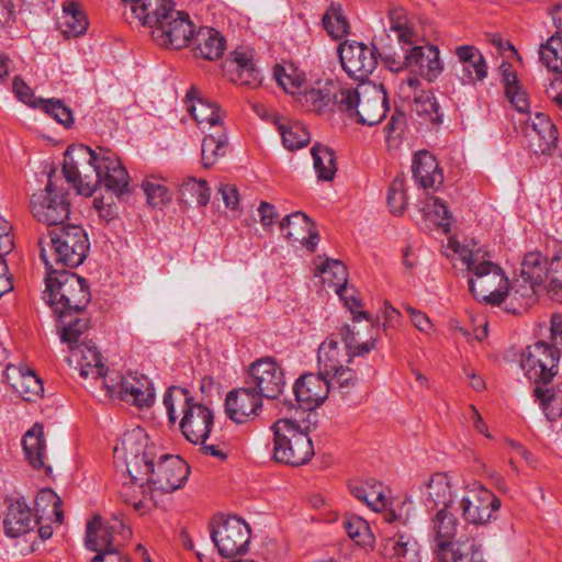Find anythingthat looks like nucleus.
Instances as JSON below:
<instances>
[{"label": "nucleus", "mask_w": 562, "mask_h": 562, "mask_svg": "<svg viewBox=\"0 0 562 562\" xmlns=\"http://www.w3.org/2000/svg\"><path fill=\"white\" fill-rule=\"evenodd\" d=\"M88 250V240L82 228L78 226H52L48 239L43 247V257L47 265L59 262L78 266Z\"/></svg>", "instance_id": "1"}, {"label": "nucleus", "mask_w": 562, "mask_h": 562, "mask_svg": "<svg viewBox=\"0 0 562 562\" xmlns=\"http://www.w3.org/2000/svg\"><path fill=\"white\" fill-rule=\"evenodd\" d=\"M45 299L55 312L80 310L88 302L89 292L83 279L68 270H53L46 279Z\"/></svg>", "instance_id": "2"}, {"label": "nucleus", "mask_w": 562, "mask_h": 562, "mask_svg": "<svg viewBox=\"0 0 562 562\" xmlns=\"http://www.w3.org/2000/svg\"><path fill=\"white\" fill-rule=\"evenodd\" d=\"M344 103L358 117L359 123L368 126L381 122L387 111L385 93L381 88L369 83H361L349 90Z\"/></svg>", "instance_id": "3"}, {"label": "nucleus", "mask_w": 562, "mask_h": 562, "mask_svg": "<svg viewBox=\"0 0 562 562\" xmlns=\"http://www.w3.org/2000/svg\"><path fill=\"white\" fill-rule=\"evenodd\" d=\"M276 456L294 465L304 464L314 454L307 434L290 420H281L276 427Z\"/></svg>", "instance_id": "4"}, {"label": "nucleus", "mask_w": 562, "mask_h": 562, "mask_svg": "<svg viewBox=\"0 0 562 562\" xmlns=\"http://www.w3.org/2000/svg\"><path fill=\"white\" fill-rule=\"evenodd\" d=\"M471 290L491 303L502 301L508 291V281L497 266L481 262L471 280Z\"/></svg>", "instance_id": "5"}, {"label": "nucleus", "mask_w": 562, "mask_h": 562, "mask_svg": "<svg viewBox=\"0 0 562 562\" xmlns=\"http://www.w3.org/2000/svg\"><path fill=\"white\" fill-rule=\"evenodd\" d=\"M130 12L135 23L157 27L176 10L173 0H131Z\"/></svg>", "instance_id": "6"}, {"label": "nucleus", "mask_w": 562, "mask_h": 562, "mask_svg": "<svg viewBox=\"0 0 562 562\" xmlns=\"http://www.w3.org/2000/svg\"><path fill=\"white\" fill-rule=\"evenodd\" d=\"M329 393V384L317 374H305L295 384V396L301 407L313 411L324 403Z\"/></svg>", "instance_id": "7"}, {"label": "nucleus", "mask_w": 562, "mask_h": 562, "mask_svg": "<svg viewBox=\"0 0 562 562\" xmlns=\"http://www.w3.org/2000/svg\"><path fill=\"white\" fill-rule=\"evenodd\" d=\"M249 374L260 394L273 395L280 391L283 373L272 359L257 360L250 366Z\"/></svg>", "instance_id": "8"}, {"label": "nucleus", "mask_w": 562, "mask_h": 562, "mask_svg": "<svg viewBox=\"0 0 562 562\" xmlns=\"http://www.w3.org/2000/svg\"><path fill=\"white\" fill-rule=\"evenodd\" d=\"M212 414L203 406L190 408L181 423L183 435L194 445H204L211 432Z\"/></svg>", "instance_id": "9"}, {"label": "nucleus", "mask_w": 562, "mask_h": 562, "mask_svg": "<svg viewBox=\"0 0 562 562\" xmlns=\"http://www.w3.org/2000/svg\"><path fill=\"white\" fill-rule=\"evenodd\" d=\"M247 537V527L240 521L226 522L213 533L216 546L225 557L239 553L248 541Z\"/></svg>", "instance_id": "10"}, {"label": "nucleus", "mask_w": 562, "mask_h": 562, "mask_svg": "<svg viewBox=\"0 0 562 562\" xmlns=\"http://www.w3.org/2000/svg\"><path fill=\"white\" fill-rule=\"evenodd\" d=\"M156 29L162 32L170 44L179 47L191 42L195 35L194 25L189 15L178 9Z\"/></svg>", "instance_id": "11"}, {"label": "nucleus", "mask_w": 562, "mask_h": 562, "mask_svg": "<svg viewBox=\"0 0 562 562\" xmlns=\"http://www.w3.org/2000/svg\"><path fill=\"white\" fill-rule=\"evenodd\" d=\"M33 517L30 510L20 506L13 507L7 514L4 520L5 532L9 537L19 539L23 547H33L36 543L35 536L32 535Z\"/></svg>", "instance_id": "12"}, {"label": "nucleus", "mask_w": 562, "mask_h": 562, "mask_svg": "<svg viewBox=\"0 0 562 562\" xmlns=\"http://www.w3.org/2000/svg\"><path fill=\"white\" fill-rule=\"evenodd\" d=\"M414 176L424 188H430L441 181V172L432 154L427 150L418 151L413 160Z\"/></svg>", "instance_id": "13"}, {"label": "nucleus", "mask_w": 562, "mask_h": 562, "mask_svg": "<svg viewBox=\"0 0 562 562\" xmlns=\"http://www.w3.org/2000/svg\"><path fill=\"white\" fill-rule=\"evenodd\" d=\"M121 394L131 395L139 408L149 407L154 401V392L145 379L126 378L121 382Z\"/></svg>", "instance_id": "14"}, {"label": "nucleus", "mask_w": 562, "mask_h": 562, "mask_svg": "<svg viewBox=\"0 0 562 562\" xmlns=\"http://www.w3.org/2000/svg\"><path fill=\"white\" fill-rule=\"evenodd\" d=\"M339 52L341 64L348 71H355L364 67L369 64L372 56L368 47L358 43H344Z\"/></svg>", "instance_id": "15"}, {"label": "nucleus", "mask_w": 562, "mask_h": 562, "mask_svg": "<svg viewBox=\"0 0 562 562\" xmlns=\"http://www.w3.org/2000/svg\"><path fill=\"white\" fill-rule=\"evenodd\" d=\"M226 403L232 417L235 418L249 416L256 413L259 406L258 396L247 391L232 392Z\"/></svg>", "instance_id": "16"}, {"label": "nucleus", "mask_w": 562, "mask_h": 562, "mask_svg": "<svg viewBox=\"0 0 562 562\" xmlns=\"http://www.w3.org/2000/svg\"><path fill=\"white\" fill-rule=\"evenodd\" d=\"M58 21L63 31L74 36L81 34L87 25L85 16L78 11L75 4L65 8Z\"/></svg>", "instance_id": "17"}, {"label": "nucleus", "mask_w": 562, "mask_h": 562, "mask_svg": "<svg viewBox=\"0 0 562 562\" xmlns=\"http://www.w3.org/2000/svg\"><path fill=\"white\" fill-rule=\"evenodd\" d=\"M322 281L329 288H333L340 293L346 284L347 279L345 276V268L339 261H327L321 269Z\"/></svg>", "instance_id": "18"}, {"label": "nucleus", "mask_w": 562, "mask_h": 562, "mask_svg": "<svg viewBox=\"0 0 562 562\" xmlns=\"http://www.w3.org/2000/svg\"><path fill=\"white\" fill-rule=\"evenodd\" d=\"M274 76L282 89L291 94H295L303 83V78L300 71L292 66H277L274 69Z\"/></svg>", "instance_id": "19"}, {"label": "nucleus", "mask_w": 562, "mask_h": 562, "mask_svg": "<svg viewBox=\"0 0 562 562\" xmlns=\"http://www.w3.org/2000/svg\"><path fill=\"white\" fill-rule=\"evenodd\" d=\"M104 180L106 186L116 192H124L128 184L126 170L117 161H110L106 165Z\"/></svg>", "instance_id": "20"}, {"label": "nucleus", "mask_w": 562, "mask_h": 562, "mask_svg": "<svg viewBox=\"0 0 562 562\" xmlns=\"http://www.w3.org/2000/svg\"><path fill=\"white\" fill-rule=\"evenodd\" d=\"M200 46L207 59L220 58L224 52L223 37L215 30H209L203 34Z\"/></svg>", "instance_id": "21"}, {"label": "nucleus", "mask_w": 562, "mask_h": 562, "mask_svg": "<svg viewBox=\"0 0 562 562\" xmlns=\"http://www.w3.org/2000/svg\"><path fill=\"white\" fill-rule=\"evenodd\" d=\"M66 318L61 325V339L67 344H77L81 336L82 329L79 326V319L74 317L72 310H67L61 315Z\"/></svg>", "instance_id": "22"}, {"label": "nucleus", "mask_w": 562, "mask_h": 562, "mask_svg": "<svg viewBox=\"0 0 562 562\" xmlns=\"http://www.w3.org/2000/svg\"><path fill=\"white\" fill-rule=\"evenodd\" d=\"M324 24L327 31L336 38H341L347 34L348 24L337 11L328 12L324 16Z\"/></svg>", "instance_id": "23"}, {"label": "nucleus", "mask_w": 562, "mask_h": 562, "mask_svg": "<svg viewBox=\"0 0 562 562\" xmlns=\"http://www.w3.org/2000/svg\"><path fill=\"white\" fill-rule=\"evenodd\" d=\"M313 155L315 157V166L319 170L321 176L326 180L331 179L336 171L331 154L317 148L313 151Z\"/></svg>", "instance_id": "24"}, {"label": "nucleus", "mask_w": 562, "mask_h": 562, "mask_svg": "<svg viewBox=\"0 0 562 562\" xmlns=\"http://www.w3.org/2000/svg\"><path fill=\"white\" fill-rule=\"evenodd\" d=\"M560 38L551 37L547 45L541 49V58L547 64V66L553 70H559L560 68Z\"/></svg>", "instance_id": "25"}, {"label": "nucleus", "mask_w": 562, "mask_h": 562, "mask_svg": "<svg viewBox=\"0 0 562 562\" xmlns=\"http://www.w3.org/2000/svg\"><path fill=\"white\" fill-rule=\"evenodd\" d=\"M290 236H304L311 233L310 220L301 214L295 213L286 220Z\"/></svg>", "instance_id": "26"}, {"label": "nucleus", "mask_w": 562, "mask_h": 562, "mask_svg": "<svg viewBox=\"0 0 562 562\" xmlns=\"http://www.w3.org/2000/svg\"><path fill=\"white\" fill-rule=\"evenodd\" d=\"M191 113L194 119L201 123L215 124L217 122V115L212 106L202 100H196V102L192 104Z\"/></svg>", "instance_id": "27"}, {"label": "nucleus", "mask_w": 562, "mask_h": 562, "mask_svg": "<svg viewBox=\"0 0 562 562\" xmlns=\"http://www.w3.org/2000/svg\"><path fill=\"white\" fill-rule=\"evenodd\" d=\"M438 558L441 562H476L472 558L463 559L462 554L446 541L438 546Z\"/></svg>", "instance_id": "28"}, {"label": "nucleus", "mask_w": 562, "mask_h": 562, "mask_svg": "<svg viewBox=\"0 0 562 562\" xmlns=\"http://www.w3.org/2000/svg\"><path fill=\"white\" fill-rule=\"evenodd\" d=\"M42 435L43 431L41 427H34L26 432L23 443L29 454H36L40 458Z\"/></svg>", "instance_id": "29"}, {"label": "nucleus", "mask_w": 562, "mask_h": 562, "mask_svg": "<svg viewBox=\"0 0 562 562\" xmlns=\"http://www.w3.org/2000/svg\"><path fill=\"white\" fill-rule=\"evenodd\" d=\"M40 104L47 113H52L58 122L67 123L71 121L70 112L59 102H55L52 100H40Z\"/></svg>", "instance_id": "30"}, {"label": "nucleus", "mask_w": 562, "mask_h": 562, "mask_svg": "<svg viewBox=\"0 0 562 562\" xmlns=\"http://www.w3.org/2000/svg\"><path fill=\"white\" fill-rule=\"evenodd\" d=\"M282 135L290 149H299L308 142L307 135L297 128L283 130Z\"/></svg>", "instance_id": "31"}, {"label": "nucleus", "mask_w": 562, "mask_h": 562, "mask_svg": "<svg viewBox=\"0 0 562 562\" xmlns=\"http://www.w3.org/2000/svg\"><path fill=\"white\" fill-rule=\"evenodd\" d=\"M106 371L100 359L95 358L93 362L86 364V368L81 371V375L87 379L90 384L95 383L100 378L105 376Z\"/></svg>", "instance_id": "32"}, {"label": "nucleus", "mask_w": 562, "mask_h": 562, "mask_svg": "<svg viewBox=\"0 0 562 562\" xmlns=\"http://www.w3.org/2000/svg\"><path fill=\"white\" fill-rule=\"evenodd\" d=\"M213 457L222 460H227L232 456L231 446L224 440L223 436L217 438L216 443H210L206 446Z\"/></svg>", "instance_id": "33"}, {"label": "nucleus", "mask_w": 562, "mask_h": 562, "mask_svg": "<svg viewBox=\"0 0 562 562\" xmlns=\"http://www.w3.org/2000/svg\"><path fill=\"white\" fill-rule=\"evenodd\" d=\"M13 89L18 95V98L24 102V103H30V104H35L34 102H32V90L31 88L27 86V83L25 82L24 79H21V78H16L14 80V85H13Z\"/></svg>", "instance_id": "34"}, {"label": "nucleus", "mask_w": 562, "mask_h": 562, "mask_svg": "<svg viewBox=\"0 0 562 562\" xmlns=\"http://www.w3.org/2000/svg\"><path fill=\"white\" fill-rule=\"evenodd\" d=\"M221 193L223 195V205L225 207L235 209L238 204V193L237 189L233 186H226L221 190Z\"/></svg>", "instance_id": "35"}, {"label": "nucleus", "mask_w": 562, "mask_h": 562, "mask_svg": "<svg viewBox=\"0 0 562 562\" xmlns=\"http://www.w3.org/2000/svg\"><path fill=\"white\" fill-rule=\"evenodd\" d=\"M65 156L67 158H69V161L65 162V165H64V169L65 170H67L68 167L70 169L74 168V166H72V156H85V157L88 158L89 162H92L94 160V154L89 148H85V149H78V148L68 149L66 151Z\"/></svg>", "instance_id": "36"}, {"label": "nucleus", "mask_w": 562, "mask_h": 562, "mask_svg": "<svg viewBox=\"0 0 562 562\" xmlns=\"http://www.w3.org/2000/svg\"><path fill=\"white\" fill-rule=\"evenodd\" d=\"M70 204V200L68 201H60L58 205H49L48 209L50 210V220L55 223L58 220H63L68 214V206Z\"/></svg>", "instance_id": "37"}, {"label": "nucleus", "mask_w": 562, "mask_h": 562, "mask_svg": "<svg viewBox=\"0 0 562 562\" xmlns=\"http://www.w3.org/2000/svg\"><path fill=\"white\" fill-rule=\"evenodd\" d=\"M102 528V525H101V521L99 518H94L90 524H89V541L90 543L94 547L95 550L97 549V539L93 537V535L100 530Z\"/></svg>", "instance_id": "38"}, {"label": "nucleus", "mask_w": 562, "mask_h": 562, "mask_svg": "<svg viewBox=\"0 0 562 562\" xmlns=\"http://www.w3.org/2000/svg\"><path fill=\"white\" fill-rule=\"evenodd\" d=\"M234 61L240 68H250V66H251V58L245 53L235 52L234 53Z\"/></svg>", "instance_id": "39"}, {"label": "nucleus", "mask_w": 562, "mask_h": 562, "mask_svg": "<svg viewBox=\"0 0 562 562\" xmlns=\"http://www.w3.org/2000/svg\"><path fill=\"white\" fill-rule=\"evenodd\" d=\"M92 562H122L117 554L112 551H104L98 554Z\"/></svg>", "instance_id": "40"}, {"label": "nucleus", "mask_w": 562, "mask_h": 562, "mask_svg": "<svg viewBox=\"0 0 562 562\" xmlns=\"http://www.w3.org/2000/svg\"><path fill=\"white\" fill-rule=\"evenodd\" d=\"M170 465L179 470L180 480H184L187 476V468L184 463L179 459H170Z\"/></svg>", "instance_id": "41"}, {"label": "nucleus", "mask_w": 562, "mask_h": 562, "mask_svg": "<svg viewBox=\"0 0 562 562\" xmlns=\"http://www.w3.org/2000/svg\"><path fill=\"white\" fill-rule=\"evenodd\" d=\"M12 290V283L10 282L9 278L2 276L0 277V296H2L4 293H8Z\"/></svg>", "instance_id": "42"}, {"label": "nucleus", "mask_w": 562, "mask_h": 562, "mask_svg": "<svg viewBox=\"0 0 562 562\" xmlns=\"http://www.w3.org/2000/svg\"><path fill=\"white\" fill-rule=\"evenodd\" d=\"M261 218H262V222L268 224L270 222V220L272 218V213H271V210H270V206L266 203H262L261 205Z\"/></svg>", "instance_id": "43"}, {"label": "nucleus", "mask_w": 562, "mask_h": 562, "mask_svg": "<svg viewBox=\"0 0 562 562\" xmlns=\"http://www.w3.org/2000/svg\"><path fill=\"white\" fill-rule=\"evenodd\" d=\"M459 58L463 61H470L473 57V53L469 47H462L458 52Z\"/></svg>", "instance_id": "44"}, {"label": "nucleus", "mask_w": 562, "mask_h": 562, "mask_svg": "<svg viewBox=\"0 0 562 562\" xmlns=\"http://www.w3.org/2000/svg\"><path fill=\"white\" fill-rule=\"evenodd\" d=\"M396 32L406 41L409 42L411 32L408 30H404L403 27H395Z\"/></svg>", "instance_id": "45"}, {"label": "nucleus", "mask_w": 562, "mask_h": 562, "mask_svg": "<svg viewBox=\"0 0 562 562\" xmlns=\"http://www.w3.org/2000/svg\"><path fill=\"white\" fill-rule=\"evenodd\" d=\"M427 54L434 58V63L435 64H438L439 58H438V50L437 49H435L432 47H429L427 49Z\"/></svg>", "instance_id": "46"}, {"label": "nucleus", "mask_w": 562, "mask_h": 562, "mask_svg": "<svg viewBox=\"0 0 562 562\" xmlns=\"http://www.w3.org/2000/svg\"><path fill=\"white\" fill-rule=\"evenodd\" d=\"M40 535L43 539H48L52 537L53 535V531L52 530H46L44 527H41L40 528Z\"/></svg>", "instance_id": "47"}, {"label": "nucleus", "mask_w": 562, "mask_h": 562, "mask_svg": "<svg viewBox=\"0 0 562 562\" xmlns=\"http://www.w3.org/2000/svg\"><path fill=\"white\" fill-rule=\"evenodd\" d=\"M169 413H170V418L171 419H176V411H175V407H173V404L172 402L170 401V407H169Z\"/></svg>", "instance_id": "48"}, {"label": "nucleus", "mask_w": 562, "mask_h": 562, "mask_svg": "<svg viewBox=\"0 0 562 562\" xmlns=\"http://www.w3.org/2000/svg\"><path fill=\"white\" fill-rule=\"evenodd\" d=\"M7 75V68L2 60H0V77Z\"/></svg>", "instance_id": "49"}, {"label": "nucleus", "mask_w": 562, "mask_h": 562, "mask_svg": "<svg viewBox=\"0 0 562 562\" xmlns=\"http://www.w3.org/2000/svg\"><path fill=\"white\" fill-rule=\"evenodd\" d=\"M515 90H516V88H515V86H514V85H513V86H510V87L508 88V90H507V94H508L512 99H513V94H514Z\"/></svg>", "instance_id": "50"}, {"label": "nucleus", "mask_w": 562, "mask_h": 562, "mask_svg": "<svg viewBox=\"0 0 562 562\" xmlns=\"http://www.w3.org/2000/svg\"><path fill=\"white\" fill-rule=\"evenodd\" d=\"M75 188V184L72 182H69L67 188H65V191L67 194H69L70 191H72Z\"/></svg>", "instance_id": "51"}, {"label": "nucleus", "mask_w": 562, "mask_h": 562, "mask_svg": "<svg viewBox=\"0 0 562 562\" xmlns=\"http://www.w3.org/2000/svg\"><path fill=\"white\" fill-rule=\"evenodd\" d=\"M492 507H493L494 509H498V508L501 507V502H499L498 499H494V501L492 502Z\"/></svg>", "instance_id": "52"}, {"label": "nucleus", "mask_w": 562, "mask_h": 562, "mask_svg": "<svg viewBox=\"0 0 562 562\" xmlns=\"http://www.w3.org/2000/svg\"><path fill=\"white\" fill-rule=\"evenodd\" d=\"M437 517H438L439 520H443L445 519V513L443 512L438 513Z\"/></svg>", "instance_id": "53"}, {"label": "nucleus", "mask_w": 562, "mask_h": 562, "mask_svg": "<svg viewBox=\"0 0 562 562\" xmlns=\"http://www.w3.org/2000/svg\"><path fill=\"white\" fill-rule=\"evenodd\" d=\"M154 184H147L146 191H149V189H154ZM148 199L150 198L149 192H147Z\"/></svg>", "instance_id": "54"}, {"label": "nucleus", "mask_w": 562, "mask_h": 562, "mask_svg": "<svg viewBox=\"0 0 562 562\" xmlns=\"http://www.w3.org/2000/svg\"><path fill=\"white\" fill-rule=\"evenodd\" d=\"M90 192H91V189H90V188H87V189H85L83 191H81L80 193L86 194V195H89V194H90Z\"/></svg>", "instance_id": "55"}, {"label": "nucleus", "mask_w": 562, "mask_h": 562, "mask_svg": "<svg viewBox=\"0 0 562 562\" xmlns=\"http://www.w3.org/2000/svg\"><path fill=\"white\" fill-rule=\"evenodd\" d=\"M59 196L58 195H55V199L52 200L53 204L52 205H58L60 202H57V199Z\"/></svg>", "instance_id": "56"}, {"label": "nucleus", "mask_w": 562, "mask_h": 562, "mask_svg": "<svg viewBox=\"0 0 562 562\" xmlns=\"http://www.w3.org/2000/svg\"><path fill=\"white\" fill-rule=\"evenodd\" d=\"M56 517H57V519L61 522V520H63V514H61V513H57V514H56Z\"/></svg>", "instance_id": "57"}, {"label": "nucleus", "mask_w": 562, "mask_h": 562, "mask_svg": "<svg viewBox=\"0 0 562 562\" xmlns=\"http://www.w3.org/2000/svg\"><path fill=\"white\" fill-rule=\"evenodd\" d=\"M414 55L422 56V54H420V49H419V48H415V49H414Z\"/></svg>", "instance_id": "58"}, {"label": "nucleus", "mask_w": 562, "mask_h": 562, "mask_svg": "<svg viewBox=\"0 0 562 562\" xmlns=\"http://www.w3.org/2000/svg\"><path fill=\"white\" fill-rule=\"evenodd\" d=\"M201 201H202L203 203H206L207 198H206V196H204L203 194H201Z\"/></svg>", "instance_id": "59"}, {"label": "nucleus", "mask_w": 562, "mask_h": 562, "mask_svg": "<svg viewBox=\"0 0 562 562\" xmlns=\"http://www.w3.org/2000/svg\"><path fill=\"white\" fill-rule=\"evenodd\" d=\"M537 393H538V395H539L540 397H542V396H543V391H542V390L538 389V390H537Z\"/></svg>", "instance_id": "60"}, {"label": "nucleus", "mask_w": 562, "mask_h": 562, "mask_svg": "<svg viewBox=\"0 0 562 562\" xmlns=\"http://www.w3.org/2000/svg\"><path fill=\"white\" fill-rule=\"evenodd\" d=\"M105 547L109 544L106 537H104Z\"/></svg>", "instance_id": "61"}, {"label": "nucleus", "mask_w": 562, "mask_h": 562, "mask_svg": "<svg viewBox=\"0 0 562 562\" xmlns=\"http://www.w3.org/2000/svg\"><path fill=\"white\" fill-rule=\"evenodd\" d=\"M124 2H130L131 0H123Z\"/></svg>", "instance_id": "62"}]
</instances>
